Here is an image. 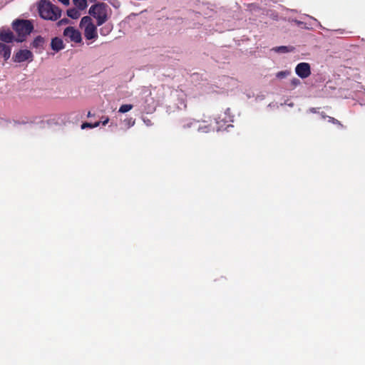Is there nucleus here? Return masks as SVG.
I'll return each instance as SVG.
<instances>
[{
    "label": "nucleus",
    "instance_id": "4be33fe9",
    "mask_svg": "<svg viewBox=\"0 0 365 365\" xmlns=\"http://www.w3.org/2000/svg\"><path fill=\"white\" fill-rule=\"evenodd\" d=\"M68 23H69V20L68 19H66V18H64V19H61L58 22V26L66 25V24H68Z\"/></svg>",
    "mask_w": 365,
    "mask_h": 365
},
{
    "label": "nucleus",
    "instance_id": "423d86ee",
    "mask_svg": "<svg viewBox=\"0 0 365 365\" xmlns=\"http://www.w3.org/2000/svg\"><path fill=\"white\" fill-rule=\"evenodd\" d=\"M63 35L64 36L69 38L71 41L75 43H81L82 41L80 31H78L77 29H75L72 26L67 27L63 31Z\"/></svg>",
    "mask_w": 365,
    "mask_h": 365
},
{
    "label": "nucleus",
    "instance_id": "bb28decb",
    "mask_svg": "<svg viewBox=\"0 0 365 365\" xmlns=\"http://www.w3.org/2000/svg\"><path fill=\"white\" fill-rule=\"evenodd\" d=\"M101 121L96 122L95 123H92L93 128L98 127L101 124Z\"/></svg>",
    "mask_w": 365,
    "mask_h": 365
},
{
    "label": "nucleus",
    "instance_id": "cd10ccee",
    "mask_svg": "<svg viewBox=\"0 0 365 365\" xmlns=\"http://www.w3.org/2000/svg\"><path fill=\"white\" fill-rule=\"evenodd\" d=\"M5 44L0 43V53H1L2 51L4 49Z\"/></svg>",
    "mask_w": 365,
    "mask_h": 365
},
{
    "label": "nucleus",
    "instance_id": "393cba45",
    "mask_svg": "<svg viewBox=\"0 0 365 365\" xmlns=\"http://www.w3.org/2000/svg\"><path fill=\"white\" fill-rule=\"evenodd\" d=\"M108 122H109V118L108 117H102V120L101 121V123L103 125H106Z\"/></svg>",
    "mask_w": 365,
    "mask_h": 365
},
{
    "label": "nucleus",
    "instance_id": "9d476101",
    "mask_svg": "<svg viewBox=\"0 0 365 365\" xmlns=\"http://www.w3.org/2000/svg\"><path fill=\"white\" fill-rule=\"evenodd\" d=\"M44 43H45L44 38L41 36H38L33 41V42L31 43V46H32V48L39 49L41 51V49H43Z\"/></svg>",
    "mask_w": 365,
    "mask_h": 365
},
{
    "label": "nucleus",
    "instance_id": "6e6552de",
    "mask_svg": "<svg viewBox=\"0 0 365 365\" xmlns=\"http://www.w3.org/2000/svg\"><path fill=\"white\" fill-rule=\"evenodd\" d=\"M16 38L14 33L9 29H2L0 30V41L4 43H12L16 41Z\"/></svg>",
    "mask_w": 365,
    "mask_h": 365
},
{
    "label": "nucleus",
    "instance_id": "a211bd4d",
    "mask_svg": "<svg viewBox=\"0 0 365 365\" xmlns=\"http://www.w3.org/2000/svg\"><path fill=\"white\" fill-rule=\"evenodd\" d=\"M290 73L291 72L289 71H282L278 72L276 74V76L278 78L282 79V78H286L287 76H288L290 74Z\"/></svg>",
    "mask_w": 365,
    "mask_h": 365
},
{
    "label": "nucleus",
    "instance_id": "b1692460",
    "mask_svg": "<svg viewBox=\"0 0 365 365\" xmlns=\"http://www.w3.org/2000/svg\"><path fill=\"white\" fill-rule=\"evenodd\" d=\"M110 31V29H108L106 27L102 28L101 29V34L102 35H106L109 31Z\"/></svg>",
    "mask_w": 365,
    "mask_h": 365
},
{
    "label": "nucleus",
    "instance_id": "c85d7f7f",
    "mask_svg": "<svg viewBox=\"0 0 365 365\" xmlns=\"http://www.w3.org/2000/svg\"><path fill=\"white\" fill-rule=\"evenodd\" d=\"M92 115H93L91 114V113L90 111H89V112L88 113V114H87V116H88V117H91V116H92Z\"/></svg>",
    "mask_w": 365,
    "mask_h": 365
},
{
    "label": "nucleus",
    "instance_id": "1a4fd4ad",
    "mask_svg": "<svg viewBox=\"0 0 365 365\" xmlns=\"http://www.w3.org/2000/svg\"><path fill=\"white\" fill-rule=\"evenodd\" d=\"M51 46L53 51L58 52L64 48V43L61 38L55 37L51 40Z\"/></svg>",
    "mask_w": 365,
    "mask_h": 365
},
{
    "label": "nucleus",
    "instance_id": "ddd939ff",
    "mask_svg": "<svg viewBox=\"0 0 365 365\" xmlns=\"http://www.w3.org/2000/svg\"><path fill=\"white\" fill-rule=\"evenodd\" d=\"M275 52L277 53H289L294 50V48L292 46H277L273 48L272 49Z\"/></svg>",
    "mask_w": 365,
    "mask_h": 365
},
{
    "label": "nucleus",
    "instance_id": "f3484780",
    "mask_svg": "<svg viewBox=\"0 0 365 365\" xmlns=\"http://www.w3.org/2000/svg\"><path fill=\"white\" fill-rule=\"evenodd\" d=\"M133 108V105L131 104H123L122 105L120 108H119V112L120 113H126V112H128L129 110H130L131 109Z\"/></svg>",
    "mask_w": 365,
    "mask_h": 365
},
{
    "label": "nucleus",
    "instance_id": "f8f14e48",
    "mask_svg": "<svg viewBox=\"0 0 365 365\" xmlns=\"http://www.w3.org/2000/svg\"><path fill=\"white\" fill-rule=\"evenodd\" d=\"M67 15L73 19H77L80 17L81 13L78 9L73 8L67 10Z\"/></svg>",
    "mask_w": 365,
    "mask_h": 365
},
{
    "label": "nucleus",
    "instance_id": "412c9836",
    "mask_svg": "<svg viewBox=\"0 0 365 365\" xmlns=\"http://www.w3.org/2000/svg\"><path fill=\"white\" fill-rule=\"evenodd\" d=\"M125 122L128 127H131V126L134 125L135 120L133 118H130L125 119Z\"/></svg>",
    "mask_w": 365,
    "mask_h": 365
},
{
    "label": "nucleus",
    "instance_id": "dca6fc26",
    "mask_svg": "<svg viewBox=\"0 0 365 365\" xmlns=\"http://www.w3.org/2000/svg\"><path fill=\"white\" fill-rule=\"evenodd\" d=\"M11 48L10 46L5 45L4 49L2 51L3 57L5 61H7L11 56Z\"/></svg>",
    "mask_w": 365,
    "mask_h": 365
},
{
    "label": "nucleus",
    "instance_id": "6ab92c4d",
    "mask_svg": "<svg viewBox=\"0 0 365 365\" xmlns=\"http://www.w3.org/2000/svg\"><path fill=\"white\" fill-rule=\"evenodd\" d=\"M328 121L329 123H334V124H336V125H338L341 127H343V125L336 118H333V117H330V116H328Z\"/></svg>",
    "mask_w": 365,
    "mask_h": 365
},
{
    "label": "nucleus",
    "instance_id": "f257e3e1",
    "mask_svg": "<svg viewBox=\"0 0 365 365\" xmlns=\"http://www.w3.org/2000/svg\"><path fill=\"white\" fill-rule=\"evenodd\" d=\"M38 12L42 19L51 21H56L61 15V9L47 0L39 2Z\"/></svg>",
    "mask_w": 365,
    "mask_h": 365
},
{
    "label": "nucleus",
    "instance_id": "5701e85b",
    "mask_svg": "<svg viewBox=\"0 0 365 365\" xmlns=\"http://www.w3.org/2000/svg\"><path fill=\"white\" fill-rule=\"evenodd\" d=\"M93 128V125H92L91 123L85 122L81 125L82 129H85V128Z\"/></svg>",
    "mask_w": 365,
    "mask_h": 365
},
{
    "label": "nucleus",
    "instance_id": "a878e982",
    "mask_svg": "<svg viewBox=\"0 0 365 365\" xmlns=\"http://www.w3.org/2000/svg\"><path fill=\"white\" fill-rule=\"evenodd\" d=\"M58 1L61 2L65 6H68L70 4V0H58Z\"/></svg>",
    "mask_w": 365,
    "mask_h": 365
},
{
    "label": "nucleus",
    "instance_id": "0eeeda50",
    "mask_svg": "<svg viewBox=\"0 0 365 365\" xmlns=\"http://www.w3.org/2000/svg\"><path fill=\"white\" fill-rule=\"evenodd\" d=\"M295 72L302 78H306L311 74L310 65L308 63H299L295 68Z\"/></svg>",
    "mask_w": 365,
    "mask_h": 365
},
{
    "label": "nucleus",
    "instance_id": "20e7f679",
    "mask_svg": "<svg viewBox=\"0 0 365 365\" xmlns=\"http://www.w3.org/2000/svg\"><path fill=\"white\" fill-rule=\"evenodd\" d=\"M80 27L84 28V36L88 40H96L98 38L96 26L92 22L90 16H83L80 22Z\"/></svg>",
    "mask_w": 365,
    "mask_h": 365
},
{
    "label": "nucleus",
    "instance_id": "c756f323",
    "mask_svg": "<svg viewBox=\"0 0 365 365\" xmlns=\"http://www.w3.org/2000/svg\"><path fill=\"white\" fill-rule=\"evenodd\" d=\"M91 2H95L97 0H89Z\"/></svg>",
    "mask_w": 365,
    "mask_h": 365
},
{
    "label": "nucleus",
    "instance_id": "7ed1b4c3",
    "mask_svg": "<svg viewBox=\"0 0 365 365\" xmlns=\"http://www.w3.org/2000/svg\"><path fill=\"white\" fill-rule=\"evenodd\" d=\"M12 28L17 34L16 42H23L34 30V26L31 21L16 19L12 23Z\"/></svg>",
    "mask_w": 365,
    "mask_h": 365
},
{
    "label": "nucleus",
    "instance_id": "f03ea898",
    "mask_svg": "<svg viewBox=\"0 0 365 365\" xmlns=\"http://www.w3.org/2000/svg\"><path fill=\"white\" fill-rule=\"evenodd\" d=\"M88 13L96 19L97 26H101L108 21L111 9L107 4L101 2L91 6Z\"/></svg>",
    "mask_w": 365,
    "mask_h": 365
},
{
    "label": "nucleus",
    "instance_id": "9b49d317",
    "mask_svg": "<svg viewBox=\"0 0 365 365\" xmlns=\"http://www.w3.org/2000/svg\"><path fill=\"white\" fill-rule=\"evenodd\" d=\"M199 123V121H197L195 120L190 119L182 121V127L183 129H188L192 127H196L197 124Z\"/></svg>",
    "mask_w": 365,
    "mask_h": 365
},
{
    "label": "nucleus",
    "instance_id": "2eb2a0df",
    "mask_svg": "<svg viewBox=\"0 0 365 365\" xmlns=\"http://www.w3.org/2000/svg\"><path fill=\"white\" fill-rule=\"evenodd\" d=\"M197 130L199 132H201V133H209L212 130V128L210 124L207 123V124L203 125H198Z\"/></svg>",
    "mask_w": 365,
    "mask_h": 365
},
{
    "label": "nucleus",
    "instance_id": "4468645a",
    "mask_svg": "<svg viewBox=\"0 0 365 365\" xmlns=\"http://www.w3.org/2000/svg\"><path fill=\"white\" fill-rule=\"evenodd\" d=\"M73 2L79 10H84L88 6L87 0H73Z\"/></svg>",
    "mask_w": 365,
    "mask_h": 365
},
{
    "label": "nucleus",
    "instance_id": "39448f33",
    "mask_svg": "<svg viewBox=\"0 0 365 365\" xmlns=\"http://www.w3.org/2000/svg\"><path fill=\"white\" fill-rule=\"evenodd\" d=\"M33 53L31 51L27 49H21L16 52L14 56L13 60L16 63H21L27 60H33Z\"/></svg>",
    "mask_w": 365,
    "mask_h": 365
},
{
    "label": "nucleus",
    "instance_id": "aec40b11",
    "mask_svg": "<svg viewBox=\"0 0 365 365\" xmlns=\"http://www.w3.org/2000/svg\"><path fill=\"white\" fill-rule=\"evenodd\" d=\"M290 83L292 88H295L300 84V81L298 78H294L291 80Z\"/></svg>",
    "mask_w": 365,
    "mask_h": 365
}]
</instances>
